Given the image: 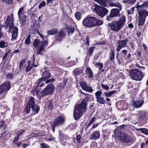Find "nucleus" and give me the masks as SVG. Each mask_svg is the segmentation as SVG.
Wrapping results in <instances>:
<instances>
[{
  "label": "nucleus",
  "instance_id": "nucleus-39",
  "mask_svg": "<svg viewBox=\"0 0 148 148\" xmlns=\"http://www.w3.org/2000/svg\"><path fill=\"white\" fill-rule=\"evenodd\" d=\"M137 131H140L142 133L146 135H148V129L141 128L138 129Z\"/></svg>",
  "mask_w": 148,
  "mask_h": 148
},
{
  "label": "nucleus",
  "instance_id": "nucleus-47",
  "mask_svg": "<svg viewBox=\"0 0 148 148\" xmlns=\"http://www.w3.org/2000/svg\"><path fill=\"white\" fill-rule=\"evenodd\" d=\"M102 92L101 90H98L95 93V95L96 99L101 97L102 95Z\"/></svg>",
  "mask_w": 148,
  "mask_h": 148
},
{
  "label": "nucleus",
  "instance_id": "nucleus-41",
  "mask_svg": "<svg viewBox=\"0 0 148 148\" xmlns=\"http://www.w3.org/2000/svg\"><path fill=\"white\" fill-rule=\"evenodd\" d=\"M31 37V36L29 34L27 38H26L25 41V44L29 45L31 43V41L30 40V38Z\"/></svg>",
  "mask_w": 148,
  "mask_h": 148
},
{
  "label": "nucleus",
  "instance_id": "nucleus-23",
  "mask_svg": "<svg viewBox=\"0 0 148 148\" xmlns=\"http://www.w3.org/2000/svg\"><path fill=\"white\" fill-rule=\"evenodd\" d=\"M85 72L88 77L91 78L93 77V73L90 67H87Z\"/></svg>",
  "mask_w": 148,
  "mask_h": 148
},
{
  "label": "nucleus",
  "instance_id": "nucleus-34",
  "mask_svg": "<svg viewBox=\"0 0 148 148\" xmlns=\"http://www.w3.org/2000/svg\"><path fill=\"white\" fill-rule=\"evenodd\" d=\"M36 26L37 27H36V30L35 29H34V32H35V33H36V32H37V33H38L40 34V37L42 38V40H44V36L42 34H40L38 31L39 29V28L40 27V25L36 24Z\"/></svg>",
  "mask_w": 148,
  "mask_h": 148
},
{
  "label": "nucleus",
  "instance_id": "nucleus-46",
  "mask_svg": "<svg viewBox=\"0 0 148 148\" xmlns=\"http://www.w3.org/2000/svg\"><path fill=\"white\" fill-rule=\"evenodd\" d=\"M139 6H142V8H143L148 9V0L144 2L142 4L139 5Z\"/></svg>",
  "mask_w": 148,
  "mask_h": 148
},
{
  "label": "nucleus",
  "instance_id": "nucleus-58",
  "mask_svg": "<svg viewBox=\"0 0 148 148\" xmlns=\"http://www.w3.org/2000/svg\"><path fill=\"white\" fill-rule=\"evenodd\" d=\"M46 5V3L45 1H42L38 5V8L39 9L45 6Z\"/></svg>",
  "mask_w": 148,
  "mask_h": 148
},
{
  "label": "nucleus",
  "instance_id": "nucleus-42",
  "mask_svg": "<svg viewBox=\"0 0 148 148\" xmlns=\"http://www.w3.org/2000/svg\"><path fill=\"white\" fill-rule=\"evenodd\" d=\"M9 53V51L5 53L2 59V62H3V63L4 64H5L7 62V59L8 58L7 56H8V54Z\"/></svg>",
  "mask_w": 148,
  "mask_h": 148
},
{
  "label": "nucleus",
  "instance_id": "nucleus-53",
  "mask_svg": "<svg viewBox=\"0 0 148 148\" xmlns=\"http://www.w3.org/2000/svg\"><path fill=\"white\" fill-rule=\"evenodd\" d=\"M40 145L41 148H50L49 145L45 143H42Z\"/></svg>",
  "mask_w": 148,
  "mask_h": 148
},
{
  "label": "nucleus",
  "instance_id": "nucleus-40",
  "mask_svg": "<svg viewBox=\"0 0 148 148\" xmlns=\"http://www.w3.org/2000/svg\"><path fill=\"white\" fill-rule=\"evenodd\" d=\"M78 133L77 132L76 133V138L77 140V142L79 143H80L81 142V138L82 136V135L81 134H78Z\"/></svg>",
  "mask_w": 148,
  "mask_h": 148
},
{
  "label": "nucleus",
  "instance_id": "nucleus-44",
  "mask_svg": "<svg viewBox=\"0 0 148 148\" xmlns=\"http://www.w3.org/2000/svg\"><path fill=\"white\" fill-rule=\"evenodd\" d=\"M140 118L142 119H144L146 116L145 112L144 111H140L139 113Z\"/></svg>",
  "mask_w": 148,
  "mask_h": 148
},
{
  "label": "nucleus",
  "instance_id": "nucleus-32",
  "mask_svg": "<svg viewBox=\"0 0 148 148\" xmlns=\"http://www.w3.org/2000/svg\"><path fill=\"white\" fill-rule=\"evenodd\" d=\"M6 131H4L3 133L0 134V139L3 140H5L6 139L7 134Z\"/></svg>",
  "mask_w": 148,
  "mask_h": 148
},
{
  "label": "nucleus",
  "instance_id": "nucleus-7",
  "mask_svg": "<svg viewBox=\"0 0 148 148\" xmlns=\"http://www.w3.org/2000/svg\"><path fill=\"white\" fill-rule=\"evenodd\" d=\"M129 73L130 78L136 81H141L144 76L143 73L138 69H131L130 70Z\"/></svg>",
  "mask_w": 148,
  "mask_h": 148
},
{
  "label": "nucleus",
  "instance_id": "nucleus-15",
  "mask_svg": "<svg viewBox=\"0 0 148 148\" xmlns=\"http://www.w3.org/2000/svg\"><path fill=\"white\" fill-rule=\"evenodd\" d=\"M65 36V34L63 30L58 32L54 36V38L55 41L59 42L61 41Z\"/></svg>",
  "mask_w": 148,
  "mask_h": 148
},
{
  "label": "nucleus",
  "instance_id": "nucleus-54",
  "mask_svg": "<svg viewBox=\"0 0 148 148\" xmlns=\"http://www.w3.org/2000/svg\"><path fill=\"white\" fill-rule=\"evenodd\" d=\"M45 80H44V78L42 77L38 79L36 82L35 84H40L42 82L44 81Z\"/></svg>",
  "mask_w": 148,
  "mask_h": 148
},
{
  "label": "nucleus",
  "instance_id": "nucleus-5",
  "mask_svg": "<svg viewBox=\"0 0 148 148\" xmlns=\"http://www.w3.org/2000/svg\"><path fill=\"white\" fill-rule=\"evenodd\" d=\"M142 6H139V3H138L136 5L139 15L138 25H142L145 23L146 18L148 16V12L145 9L142 8Z\"/></svg>",
  "mask_w": 148,
  "mask_h": 148
},
{
  "label": "nucleus",
  "instance_id": "nucleus-57",
  "mask_svg": "<svg viewBox=\"0 0 148 148\" xmlns=\"http://www.w3.org/2000/svg\"><path fill=\"white\" fill-rule=\"evenodd\" d=\"M2 1L5 2L6 3L9 5H11L13 3V0H1Z\"/></svg>",
  "mask_w": 148,
  "mask_h": 148
},
{
  "label": "nucleus",
  "instance_id": "nucleus-22",
  "mask_svg": "<svg viewBox=\"0 0 148 148\" xmlns=\"http://www.w3.org/2000/svg\"><path fill=\"white\" fill-rule=\"evenodd\" d=\"M42 77L45 80H46L50 78L51 75L49 71L45 70L42 74Z\"/></svg>",
  "mask_w": 148,
  "mask_h": 148
},
{
  "label": "nucleus",
  "instance_id": "nucleus-1",
  "mask_svg": "<svg viewBox=\"0 0 148 148\" xmlns=\"http://www.w3.org/2000/svg\"><path fill=\"white\" fill-rule=\"evenodd\" d=\"M89 100V97L88 96L86 97L82 100L81 103L75 106L73 114L75 120H77L82 117L83 113L86 112L88 104L87 102Z\"/></svg>",
  "mask_w": 148,
  "mask_h": 148
},
{
  "label": "nucleus",
  "instance_id": "nucleus-45",
  "mask_svg": "<svg viewBox=\"0 0 148 148\" xmlns=\"http://www.w3.org/2000/svg\"><path fill=\"white\" fill-rule=\"evenodd\" d=\"M81 13L79 12H76L75 14V18L78 20H80L81 19Z\"/></svg>",
  "mask_w": 148,
  "mask_h": 148
},
{
  "label": "nucleus",
  "instance_id": "nucleus-30",
  "mask_svg": "<svg viewBox=\"0 0 148 148\" xmlns=\"http://www.w3.org/2000/svg\"><path fill=\"white\" fill-rule=\"evenodd\" d=\"M32 110V111L34 112V114H37L38 113L40 110V106L38 105H35V106L34 107V109Z\"/></svg>",
  "mask_w": 148,
  "mask_h": 148
},
{
  "label": "nucleus",
  "instance_id": "nucleus-21",
  "mask_svg": "<svg viewBox=\"0 0 148 148\" xmlns=\"http://www.w3.org/2000/svg\"><path fill=\"white\" fill-rule=\"evenodd\" d=\"M58 29L53 28L50 30H47L46 32L47 34L49 35H55L58 32Z\"/></svg>",
  "mask_w": 148,
  "mask_h": 148
},
{
  "label": "nucleus",
  "instance_id": "nucleus-12",
  "mask_svg": "<svg viewBox=\"0 0 148 148\" xmlns=\"http://www.w3.org/2000/svg\"><path fill=\"white\" fill-rule=\"evenodd\" d=\"M131 39L130 37H127L124 40H119L117 41L118 45L116 48L117 51H119L121 49L125 47L127 45V42L129 39Z\"/></svg>",
  "mask_w": 148,
  "mask_h": 148
},
{
  "label": "nucleus",
  "instance_id": "nucleus-63",
  "mask_svg": "<svg viewBox=\"0 0 148 148\" xmlns=\"http://www.w3.org/2000/svg\"><path fill=\"white\" fill-rule=\"evenodd\" d=\"M36 84L37 85H35L34 86V89H35V91L37 92L39 91V90L38 89L39 86V84Z\"/></svg>",
  "mask_w": 148,
  "mask_h": 148
},
{
  "label": "nucleus",
  "instance_id": "nucleus-62",
  "mask_svg": "<svg viewBox=\"0 0 148 148\" xmlns=\"http://www.w3.org/2000/svg\"><path fill=\"white\" fill-rule=\"evenodd\" d=\"M25 132V131L24 130H21L19 131H18L17 132V134L18 136H21Z\"/></svg>",
  "mask_w": 148,
  "mask_h": 148
},
{
  "label": "nucleus",
  "instance_id": "nucleus-28",
  "mask_svg": "<svg viewBox=\"0 0 148 148\" xmlns=\"http://www.w3.org/2000/svg\"><path fill=\"white\" fill-rule=\"evenodd\" d=\"M7 125L5 121L3 119L0 120V128L2 127L5 130L7 127Z\"/></svg>",
  "mask_w": 148,
  "mask_h": 148
},
{
  "label": "nucleus",
  "instance_id": "nucleus-14",
  "mask_svg": "<svg viewBox=\"0 0 148 148\" xmlns=\"http://www.w3.org/2000/svg\"><path fill=\"white\" fill-rule=\"evenodd\" d=\"M120 10L118 8H114L112 9L110 14L109 16H108L106 18L108 21L111 20V18L116 16H119L120 15L119 13Z\"/></svg>",
  "mask_w": 148,
  "mask_h": 148
},
{
  "label": "nucleus",
  "instance_id": "nucleus-64",
  "mask_svg": "<svg viewBox=\"0 0 148 148\" xmlns=\"http://www.w3.org/2000/svg\"><path fill=\"white\" fill-rule=\"evenodd\" d=\"M102 87L104 89L108 90L109 89V87L107 85H105L103 84H101Z\"/></svg>",
  "mask_w": 148,
  "mask_h": 148
},
{
  "label": "nucleus",
  "instance_id": "nucleus-6",
  "mask_svg": "<svg viewBox=\"0 0 148 148\" xmlns=\"http://www.w3.org/2000/svg\"><path fill=\"white\" fill-rule=\"evenodd\" d=\"M48 44L47 40L40 41L37 39H35L33 45L37 49L36 54H42L43 51L46 49Z\"/></svg>",
  "mask_w": 148,
  "mask_h": 148
},
{
  "label": "nucleus",
  "instance_id": "nucleus-38",
  "mask_svg": "<svg viewBox=\"0 0 148 148\" xmlns=\"http://www.w3.org/2000/svg\"><path fill=\"white\" fill-rule=\"evenodd\" d=\"M31 108V107L26 104V106L24 109L25 113L27 114L29 113Z\"/></svg>",
  "mask_w": 148,
  "mask_h": 148
},
{
  "label": "nucleus",
  "instance_id": "nucleus-31",
  "mask_svg": "<svg viewBox=\"0 0 148 148\" xmlns=\"http://www.w3.org/2000/svg\"><path fill=\"white\" fill-rule=\"evenodd\" d=\"M47 108L50 110L53 109L54 107L52 101L49 100L47 102Z\"/></svg>",
  "mask_w": 148,
  "mask_h": 148
},
{
  "label": "nucleus",
  "instance_id": "nucleus-33",
  "mask_svg": "<svg viewBox=\"0 0 148 148\" xmlns=\"http://www.w3.org/2000/svg\"><path fill=\"white\" fill-rule=\"evenodd\" d=\"M117 92L116 90H113L109 92H104V95L106 97H110L111 96Z\"/></svg>",
  "mask_w": 148,
  "mask_h": 148
},
{
  "label": "nucleus",
  "instance_id": "nucleus-51",
  "mask_svg": "<svg viewBox=\"0 0 148 148\" xmlns=\"http://www.w3.org/2000/svg\"><path fill=\"white\" fill-rule=\"evenodd\" d=\"M77 126V125L76 123H71L69 126L70 129L71 130H73L76 128Z\"/></svg>",
  "mask_w": 148,
  "mask_h": 148
},
{
  "label": "nucleus",
  "instance_id": "nucleus-13",
  "mask_svg": "<svg viewBox=\"0 0 148 148\" xmlns=\"http://www.w3.org/2000/svg\"><path fill=\"white\" fill-rule=\"evenodd\" d=\"M14 19L13 16L12 17L8 15L7 17L6 20L5 22V27L6 28L9 27L8 31L9 32H10L11 29L14 26Z\"/></svg>",
  "mask_w": 148,
  "mask_h": 148
},
{
  "label": "nucleus",
  "instance_id": "nucleus-9",
  "mask_svg": "<svg viewBox=\"0 0 148 148\" xmlns=\"http://www.w3.org/2000/svg\"><path fill=\"white\" fill-rule=\"evenodd\" d=\"M55 88V87L53 85L48 84L46 87L40 92V97H42L52 94Z\"/></svg>",
  "mask_w": 148,
  "mask_h": 148
},
{
  "label": "nucleus",
  "instance_id": "nucleus-37",
  "mask_svg": "<svg viewBox=\"0 0 148 148\" xmlns=\"http://www.w3.org/2000/svg\"><path fill=\"white\" fill-rule=\"evenodd\" d=\"M55 139V138L53 137L52 134H48L46 137L45 139L47 140L51 141Z\"/></svg>",
  "mask_w": 148,
  "mask_h": 148
},
{
  "label": "nucleus",
  "instance_id": "nucleus-59",
  "mask_svg": "<svg viewBox=\"0 0 148 148\" xmlns=\"http://www.w3.org/2000/svg\"><path fill=\"white\" fill-rule=\"evenodd\" d=\"M67 79L65 78L62 81L61 83V85H63V87H64L66 86L67 82Z\"/></svg>",
  "mask_w": 148,
  "mask_h": 148
},
{
  "label": "nucleus",
  "instance_id": "nucleus-50",
  "mask_svg": "<svg viewBox=\"0 0 148 148\" xmlns=\"http://www.w3.org/2000/svg\"><path fill=\"white\" fill-rule=\"evenodd\" d=\"M6 78L10 80H12L14 78V75L12 73H10L8 74L6 77Z\"/></svg>",
  "mask_w": 148,
  "mask_h": 148
},
{
  "label": "nucleus",
  "instance_id": "nucleus-55",
  "mask_svg": "<svg viewBox=\"0 0 148 148\" xmlns=\"http://www.w3.org/2000/svg\"><path fill=\"white\" fill-rule=\"evenodd\" d=\"M134 9L135 7H132L130 8V10H127V12L128 14L129 15L132 14L133 13Z\"/></svg>",
  "mask_w": 148,
  "mask_h": 148
},
{
  "label": "nucleus",
  "instance_id": "nucleus-48",
  "mask_svg": "<svg viewBox=\"0 0 148 148\" xmlns=\"http://www.w3.org/2000/svg\"><path fill=\"white\" fill-rule=\"evenodd\" d=\"M95 66L97 67H99V70H101L103 66V65L102 63H100L99 62H97L95 64Z\"/></svg>",
  "mask_w": 148,
  "mask_h": 148
},
{
  "label": "nucleus",
  "instance_id": "nucleus-17",
  "mask_svg": "<svg viewBox=\"0 0 148 148\" xmlns=\"http://www.w3.org/2000/svg\"><path fill=\"white\" fill-rule=\"evenodd\" d=\"M144 101L143 99L138 101L134 100L132 104L133 106L136 108H139L141 107L144 104Z\"/></svg>",
  "mask_w": 148,
  "mask_h": 148
},
{
  "label": "nucleus",
  "instance_id": "nucleus-8",
  "mask_svg": "<svg viewBox=\"0 0 148 148\" xmlns=\"http://www.w3.org/2000/svg\"><path fill=\"white\" fill-rule=\"evenodd\" d=\"M64 122V118L62 115H59L53 119V122L50 123L51 130L54 132L55 127L63 124Z\"/></svg>",
  "mask_w": 148,
  "mask_h": 148
},
{
  "label": "nucleus",
  "instance_id": "nucleus-52",
  "mask_svg": "<svg viewBox=\"0 0 148 148\" xmlns=\"http://www.w3.org/2000/svg\"><path fill=\"white\" fill-rule=\"evenodd\" d=\"M95 48V47H90L88 50V54L90 56H91L92 55V53L93 52V50Z\"/></svg>",
  "mask_w": 148,
  "mask_h": 148
},
{
  "label": "nucleus",
  "instance_id": "nucleus-19",
  "mask_svg": "<svg viewBox=\"0 0 148 148\" xmlns=\"http://www.w3.org/2000/svg\"><path fill=\"white\" fill-rule=\"evenodd\" d=\"M100 137V133L99 131H95L93 132L90 136V139L96 140Z\"/></svg>",
  "mask_w": 148,
  "mask_h": 148
},
{
  "label": "nucleus",
  "instance_id": "nucleus-16",
  "mask_svg": "<svg viewBox=\"0 0 148 148\" xmlns=\"http://www.w3.org/2000/svg\"><path fill=\"white\" fill-rule=\"evenodd\" d=\"M79 84L82 89L84 90L92 92L93 90L92 88L87 85L86 82L82 81L79 83Z\"/></svg>",
  "mask_w": 148,
  "mask_h": 148
},
{
  "label": "nucleus",
  "instance_id": "nucleus-3",
  "mask_svg": "<svg viewBox=\"0 0 148 148\" xmlns=\"http://www.w3.org/2000/svg\"><path fill=\"white\" fill-rule=\"evenodd\" d=\"M121 130L120 127H117L114 130V135L117 138L120 139L121 142L124 143H130L133 141V138L132 136L123 133Z\"/></svg>",
  "mask_w": 148,
  "mask_h": 148
},
{
  "label": "nucleus",
  "instance_id": "nucleus-10",
  "mask_svg": "<svg viewBox=\"0 0 148 148\" xmlns=\"http://www.w3.org/2000/svg\"><path fill=\"white\" fill-rule=\"evenodd\" d=\"M94 10L101 17L106 15L108 12V10L103 7L96 5Z\"/></svg>",
  "mask_w": 148,
  "mask_h": 148
},
{
  "label": "nucleus",
  "instance_id": "nucleus-43",
  "mask_svg": "<svg viewBox=\"0 0 148 148\" xmlns=\"http://www.w3.org/2000/svg\"><path fill=\"white\" fill-rule=\"evenodd\" d=\"M23 7H22L20 8L18 10V15L19 17V19H20L21 18V14H24L23 11Z\"/></svg>",
  "mask_w": 148,
  "mask_h": 148
},
{
  "label": "nucleus",
  "instance_id": "nucleus-2",
  "mask_svg": "<svg viewBox=\"0 0 148 148\" xmlns=\"http://www.w3.org/2000/svg\"><path fill=\"white\" fill-rule=\"evenodd\" d=\"M103 22L95 17L87 16L83 20L82 24L87 28H92L102 25Z\"/></svg>",
  "mask_w": 148,
  "mask_h": 148
},
{
  "label": "nucleus",
  "instance_id": "nucleus-29",
  "mask_svg": "<svg viewBox=\"0 0 148 148\" xmlns=\"http://www.w3.org/2000/svg\"><path fill=\"white\" fill-rule=\"evenodd\" d=\"M66 29L68 30V33H71V34L73 33L75 30L74 27H72L71 25L69 26L68 25H67Z\"/></svg>",
  "mask_w": 148,
  "mask_h": 148
},
{
  "label": "nucleus",
  "instance_id": "nucleus-26",
  "mask_svg": "<svg viewBox=\"0 0 148 148\" xmlns=\"http://www.w3.org/2000/svg\"><path fill=\"white\" fill-rule=\"evenodd\" d=\"M82 69L77 68L75 69L73 71L74 74L76 75H78L80 74L83 72Z\"/></svg>",
  "mask_w": 148,
  "mask_h": 148
},
{
  "label": "nucleus",
  "instance_id": "nucleus-60",
  "mask_svg": "<svg viewBox=\"0 0 148 148\" xmlns=\"http://www.w3.org/2000/svg\"><path fill=\"white\" fill-rule=\"evenodd\" d=\"M63 87V85H62L61 86V84L58 86L57 89L60 92H61L63 90V88H64V87Z\"/></svg>",
  "mask_w": 148,
  "mask_h": 148
},
{
  "label": "nucleus",
  "instance_id": "nucleus-35",
  "mask_svg": "<svg viewBox=\"0 0 148 148\" xmlns=\"http://www.w3.org/2000/svg\"><path fill=\"white\" fill-rule=\"evenodd\" d=\"M8 46V42H5L4 40H2L0 42V48H5Z\"/></svg>",
  "mask_w": 148,
  "mask_h": 148
},
{
  "label": "nucleus",
  "instance_id": "nucleus-36",
  "mask_svg": "<svg viewBox=\"0 0 148 148\" xmlns=\"http://www.w3.org/2000/svg\"><path fill=\"white\" fill-rule=\"evenodd\" d=\"M110 59L111 61L114 60L115 57V51L114 50H111L110 53Z\"/></svg>",
  "mask_w": 148,
  "mask_h": 148
},
{
  "label": "nucleus",
  "instance_id": "nucleus-49",
  "mask_svg": "<svg viewBox=\"0 0 148 148\" xmlns=\"http://www.w3.org/2000/svg\"><path fill=\"white\" fill-rule=\"evenodd\" d=\"M136 0H124L123 2L124 3H129L130 4H133L135 2Z\"/></svg>",
  "mask_w": 148,
  "mask_h": 148
},
{
  "label": "nucleus",
  "instance_id": "nucleus-4",
  "mask_svg": "<svg viewBox=\"0 0 148 148\" xmlns=\"http://www.w3.org/2000/svg\"><path fill=\"white\" fill-rule=\"evenodd\" d=\"M126 18L125 16H121L118 20H115L108 23V26L110 29L115 32L119 31L125 25Z\"/></svg>",
  "mask_w": 148,
  "mask_h": 148
},
{
  "label": "nucleus",
  "instance_id": "nucleus-18",
  "mask_svg": "<svg viewBox=\"0 0 148 148\" xmlns=\"http://www.w3.org/2000/svg\"><path fill=\"white\" fill-rule=\"evenodd\" d=\"M26 105L31 107L32 109H33L34 107L35 106L36 103L34 98L33 97H30Z\"/></svg>",
  "mask_w": 148,
  "mask_h": 148
},
{
  "label": "nucleus",
  "instance_id": "nucleus-20",
  "mask_svg": "<svg viewBox=\"0 0 148 148\" xmlns=\"http://www.w3.org/2000/svg\"><path fill=\"white\" fill-rule=\"evenodd\" d=\"M12 29V30L11 31V32L12 33V39L14 40L16 39L18 36V28L17 26H14Z\"/></svg>",
  "mask_w": 148,
  "mask_h": 148
},
{
  "label": "nucleus",
  "instance_id": "nucleus-61",
  "mask_svg": "<svg viewBox=\"0 0 148 148\" xmlns=\"http://www.w3.org/2000/svg\"><path fill=\"white\" fill-rule=\"evenodd\" d=\"M25 59H23L21 61L19 65V68L21 69L22 68L23 65L25 63Z\"/></svg>",
  "mask_w": 148,
  "mask_h": 148
},
{
  "label": "nucleus",
  "instance_id": "nucleus-27",
  "mask_svg": "<svg viewBox=\"0 0 148 148\" xmlns=\"http://www.w3.org/2000/svg\"><path fill=\"white\" fill-rule=\"evenodd\" d=\"M98 103L101 104H104L105 103V100L103 97H101L96 99Z\"/></svg>",
  "mask_w": 148,
  "mask_h": 148
},
{
  "label": "nucleus",
  "instance_id": "nucleus-56",
  "mask_svg": "<svg viewBox=\"0 0 148 148\" xmlns=\"http://www.w3.org/2000/svg\"><path fill=\"white\" fill-rule=\"evenodd\" d=\"M55 0H47V2L46 4L47 5H49L50 6L52 5L53 3V1Z\"/></svg>",
  "mask_w": 148,
  "mask_h": 148
},
{
  "label": "nucleus",
  "instance_id": "nucleus-25",
  "mask_svg": "<svg viewBox=\"0 0 148 148\" xmlns=\"http://www.w3.org/2000/svg\"><path fill=\"white\" fill-rule=\"evenodd\" d=\"M35 61L34 58H33V63L32 66H30L29 65H27L26 68V72L29 71L32 68V67H36L38 66V64H34V62Z\"/></svg>",
  "mask_w": 148,
  "mask_h": 148
},
{
  "label": "nucleus",
  "instance_id": "nucleus-24",
  "mask_svg": "<svg viewBox=\"0 0 148 148\" xmlns=\"http://www.w3.org/2000/svg\"><path fill=\"white\" fill-rule=\"evenodd\" d=\"M59 135V138L61 143H63V144H64V143H66V138L65 135L62 133L60 132Z\"/></svg>",
  "mask_w": 148,
  "mask_h": 148
},
{
  "label": "nucleus",
  "instance_id": "nucleus-11",
  "mask_svg": "<svg viewBox=\"0 0 148 148\" xmlns=\"http://www.w3.org/2000/svg\"><path fill=\"white\" fill-rule=\"evenodd\" d=\"M11 83L7 80L5 81L0 86V95L3 92L9 90L11 88Z\"/></svg>",
  "mask_w": 148,
  "mask_h": 148
}]
</instances>
